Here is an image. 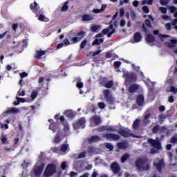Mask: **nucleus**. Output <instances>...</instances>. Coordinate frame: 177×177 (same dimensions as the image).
Segmentation results:
<instances>
[{"label":"nucleus","mask_w":177,"mask_h":177,"mask_svg":"<svg viewBox=\"0 0 177 177\" xmlns=\"http://www.w3.org/2000/svg\"><path fill=\"white\" fill-rule=\"evenodd\" d=\"M129 157V153H125L121 157V162L124 163L127 160V159Z\"/></svg>","instance_id":"nucleus-36"},{"label":"nucleus","mask_w":177,"mask_h":177,"mask_svg":"<svg viewBox=\"0 0 177 177\" xmlns=\"http://www.w3.org/2000/svg\"><path fill=\"white\" fill-rule=\"evenodd\" d=\"M85 157H86V151H84V152H81L77 158H85Z\"/></svg>","instance_id":"nucleus-46"},{"label":"nucleus","mask_w":177,"mask_h":177,"mask_svg":"<svg viewBox=\"0 0 177 177\" xmlns=\"http://www.w3.org/2000/svg\"><path fill=\"white\" fill-rule=\"evenodd\" d=\"M118 148L120 150H122L123 149H127V143L125 142H118Z\"/></svg>","instance_id":"nucleus-32"},{"label":"nucleus","mask_w":177,"mask_h":177,"mask_svg":"<svg viewBox=\"0 0 177 177\" xmlns=\"http://www.w3.org/2000/svg\"><path fill=\"white\" fill-rule=\"evenodd\" d=\"M142 11L144 12V13H149L150 12V10L149 9V7H147V6H144L142 7Z\"/></svg>","instance_id":"nucleus-47"},{"label":"nucleus","mask_w":177,"mask_h":177,"mask_svg":"<svg viewBox=\"0 0 177 177\" xmlns=\"http://www.w3.org/2000/svg\"><path fill=\"white\" fill-rule=\"evenodd\" d=\"M169 92H173V93H177V88L174 86H171L170 87Z\"/></svg>","instance_id":"nucleus-48"},{"label":"nucleus","mask_w":177,"mask_h":177,"mask_svg":"<svg viewBox=\"0 0 177 177\" xmlns=\"http://www.w3.org/2000/svg\"><path fill=\"white\" fill-rule=\"evenodd\" d=\"M145 26L148 27L149 28H151V22L150 21V19H145Z\"/></svg>","instance_id":"nucleus-42"},{"label":"nucleus","mask_w":177,"mask_h":177,"mask_svg":"<svg viewBox=\"0 0 177 177\" xmlns=\"http://www.w3.org/2000/svg\"><path fill=\"white\" fill-rule=\"evenodd\" d=\"M105 147L106 149H109V150H110L111 151H113V150H114V146H113V145L107 142L105 144Z\"/></svg>","instance_id":"nucleus-37"},{"label":"nucleus","mask_w":177,"mask_h":177,"mask_svg":"<svg viewBox=\"0 0 177 177\" xmlns=\"http://www.w3.org/2000/svg\"><path fill=\"white\" fill-rule=\"evenodd\" d=\"M153 165L156 167L158 172H162V168L165 167V163H164V160L162 159H160L157 162H154Z\"/></svg>","instance_id":"nucleus-11"},{"label":"nucleus","mask_w":177,"mask_h":177,"mask_svg":"<svg viewBox=\"0 0 177 177\" xmlns=\"http://www.w3.org/2000/svg\"><path fill=\"white\" fill-rule=\"evenodd\" d=\"M111 169H112V172H113V174H117L118 172H120V169H121L120 165H118V163L117 162L112 163L111 165Z\"/></svg>","instance_id":"nucleus-13"},{"label":"nucleus","mask_w":177,"mask_h":177,"mask_svg":"<svg viewBox=\"0 0 177 177\" xmlns=\"http://www.w3.org/2000/svg\"><path fill=\"white\" fill-rule=\"evenodd\" d=\"M82 21H91L93 20V17L92 15L84 14L82 17Z\"/></svg>","instance_id":"nucleus-17"},{"label":"nucleus","mask_w":177,"mask_h":177,"mask_svg":"<svg viewBox=\"0 0 177 177\" xmlns=\"http://www.w3.org/2000/svg\"><path fill=\"white\" fill-rule=\"evenodd\" d=\"M102 137L105 138L108 140H120V136L118 134H113V133H104L102 134Z\"/></svg>","instance_id":"nucleus-10"},{"label":"nucleus","mask_w":177,"mask_h":177,"mask_svg":"<svg viewBox=\"0 0 177 177\" xmlns=\"http://www.w3.org/2000/svg\"><path fill=\"white\" fill-rule=\"evenodd\" d=\"M122 77L126 79L127 82H130L131 84L138 81V75L133 72L124 71Z\"/></svg>","instance_id":"nucleus-6"},{"label":"nucleus","mask_w":177,"mask_h":177,"mask_svg":"<svg viewBox=\"0 0 177 177\" xmlns=\"http://www.w3.org/2000/svg\"><path fill=\"white\" fill-rule=\"evenodd\" d=\"M146 3H147L148 5H153V0H149L148 1H142V5H146Z\"/></svg>","instance_id":"nucleus-55"},{"label":"nucleus","mask_w":177,"mask_h":177,"mask_svg":"<svg viewBox=\"0 0 177 177\" xmlns=\"http://www.w3.org/2000/svg\"><path fill=\"white\" fill-rule=\"evenodd\" d=\"M49 129H51V131H53V132H56V129H57V127H56V123L50 124Z\"/></svg>","instance_id":"nucleus-34"},{"label":"nucleus","mask_w":177,"mask_h":177,"mask_svg":"<svg viewBox=\"0 0 177 177\" xmlns=\"http://www.w3.org/2000/svg\"><path fill=\"white\" fill-rule=\"evenodd\" d=\"M150 115H151V114L150 113L145 115L144 118L145 124H150V120H149V119L150 118Z\"/></svg>","instance_id":"nucleus-38"},{"label":"nucleus","mask_w":177,"mask_h":177,"mask_svg":"<svg viewBox=\"0 0 177 177\" xmlns=\"http://www.w3.org/2000/svg\"><path fill=\"white\" fill-rule=\"evenodd\" d=\"M19 111H20L17 108H10L6 111V113H19Z\"/></svg>","instance_id":"nucleus-31"},{"label":"nucleus","mask_w":177,"mask_h":177,"mask_svg":"<svg viewBox=\"0 0 177 177\" xmlns=\"http://www.w3.org/2000/svg\"><path fill=\"white\" fill-rule=\"evenodd\" d=\"M98 107L103 110V109H106V104H104V102H99Z\"/></svg>","instance_id":"nucleus-50"},{"label":"nucleus","mask_w":177,"mask_h":177,"mask_svg":"<svg viewBox=\"0 0 177 177\" xmlns=\"http://www.w3.org/2000/svg\"><path fill=\"white\" fill-rule=\"evenodd\" d=\"M114 32H115V29L113 28L111 32H108L107 37L110 38V37H111Z\"/></svg>","instance_id":"nucleus-61"},{"label":"nucleus","mask_w":177,"mask_h":177,"mask_svg":"<svg viewBox=\"0 0 177 177\" xmlns=\"http://www.w3.org/2000/svg\"><path fill=\"white\" fill-rule=\"evenodd\" d=\"M145 103V97L142 95H138L136 98V104L138 106H143Z\"/></svg>","instance_id":"nucleus-15"},{"label":"nucleus","mask_w":177,"mask_h":177,"mask_svg":"<svg viewBox=\"0 0 177 177\" xmlns=\"http://www.w3.org/2000/svg\"><path fill=\"white\" fill-rule=\"evenodd\" d=\"M121 62L120 61H116L114 62L113 66L115 67V68H120V67L121 66Z\"/></svg>","instance_id":"nucleus-44"},{"label":"nucleus","mask_w":177,"mask_h":177,"mask_svg":"<svg viewBox=\"0 0 177 177\" xmlns=\"http://www.w3.org/2000/svg\"><path fill=\"white\" fill-rule=\"evenodd\" d=\"M171 143H173L174 145H175V143H177V136H173L171 138Z\"/></svg>","instance_id":"nucleus-52"},{"label":"nucleus","mask_w":177,"mask_h":177,"mask_svg":"<svg viewBox=\"0 0 177 177\" xmlns=\"http://www.w3.org/2000/svg\"><path fill=\"white\" fill-rule=\"evenodd\" d=\"M91 30L93 32H96V31L99 30V26L94 25L91 27Z\"/></svg>","instance_id":"nucleus-45"},{"label":"nucleus","mask_w":177,"mask_h":177,"mask_svg":"<svg viewBox=\"0 0 177 177\" xmlns=\"http://www.w3.org/2000/svg\"><path fill=\"white\" fill-rule=\"evenodd\" d=\"M132 5L134 6V8H138V6H139V2L138 0H135L133 1Z\"/></svg>","instance_id":"nucleus-59"},{"label":"nucleus","mask_w":177,"mask_h":177,"mask_svg":"<svg viewBox=\"0 0 177 177\" xmlns=\"http://www.w3.org/2000/svg\"><path fill=\"white\" fill-rule=\"evenodd\" d=\"M86 32L84 30H80V32H73L71 33L68 35V39L66 38L64 40V45L65 46H68V45H74V44H77V42H80V41L86 37ZM71 41V43H70Z\"/></svg>","instance_id":"nucleus-1"},{"label":"nucleus","mask_w":177,"mask_h":177,"mask_svg":"<svg viewBox=\"0 0 177 177\" xmlns=\"http://www.w3.org/2000/svg\"><path fill=\"white\" fill-rule=\"evenodd\" d=\"M62 135V133L60 131H58L54 138V143H60L62 142V140L60 139V136Z\"/></svg>","instance_id":"nucleus-24"},{"label":"nucleus","mask_w":177,"mask_h":177,"mask_svg":"<svg viewBox=\"0 0 177 177\" xmlns=\"http://www.w3.org/2000/svg\"><path fill=\"white\" fill-rule=\"evenodd\" d=\"M77 124H78L80 127H83V125L85 124V119L81 118L80 120H77Z\"/></svg>","instance_id":"nucleus-43"},{"label":"nucleus","mask_w":177,"mask_h":177,"mask_svg":"<svg viewBox=\"0 0 177 177\" xmlns=\"http://www.w3.org/2000/svg\"><path fill=\"white\" fill-rule=\"evenodd\" d=\"M56 172V165L50 163L47 165L43 175L44 177H50Z\"/></svg>","instance_id":"nucleus-7"},{"label":"nucleus","mask_w":177,"mask_h":177,"mask_svg":"<svg viewBox=\"0 0 177 177\" xmlns=\"http://www.w3.org/2000/svg\"><path fill=\"white\" fill-rule=\"evenodd\" d=\"M76 86L77 88H78L79 89H82V88H84V83L79 82L76 84Z\"/></svg>","instance_id":"nucleus-49"},{"label":"nucleus","mask_w":177,"mask_h":177,"mask_svg":"<svg viewBox=\"0 0 177 177\" xmlns=\"http://www.w3.org/2000/svg\"><path fill=\"white\" fill-rule=\"evenodd\" d=\"M64 115L67 117L68 118H75V113L71 110H67L64 112Z\"/></svg>","instance_id":"nucleus-18"},{"label":"nucleus","mask_w":177,"mask_h":177,"mask_svg":"<svg viewBox=\"0 0 177 177\" xmlns=\"http://www.w3.org/2000/svg\"><path fill=\"white\" fill-rule=\"evenodd\" d=\"M28 75V73L26 72H23L22 73L20 74L21 78H26Z\"/></svg>","instance_id":"nucleus-64"},{"label":"nucleus","mask_w":177,"mask_h":177,"mask_svg":"<svg viewBox=\"0 0 177 177\" xmlns=\"http://www.w3.org/2000/svg\"><path fill=\"white\" fill-rule=\"evenodd\" d=\"M17 27H19V25L17 24H13L12 25V28L15 32H16V30H17Z\"/></svg>","instance_id":"nucleus-53"},{"label":"nucleus","mask_w":177,"mask_h":177,"mask_svg":"<svg viewBox=\"0 0 177 177\" xmlns=\"http://www.w3.org/2000/svg\"><path fill=\"white\" fill-rule=\"evenodd\" d=\"M177 44V40L176 39H171L170 42L167 43V46L168 48H174L175 45Z\"/></svg>","instance_id":"nucleus-28"},{"label":"nucleus","mask_w":177,"mask_h":177,"mask_svg":"<svg viewBox=\"0 0 177 177\" xmlns=\"http://www.w3.org/2000/svg\"><path fill=\"white\" fill-rule=\"evenodd\" d=\"M61 168H62V169H63V170L66 169V168H67V162H63L61 164Z\"/></svg>","instance_id":"nucleus-54"},{"label":"nucleus","mask_w":177,"mask_h":177,"mask_svg":"<svg viewBox=\"0 0 177 177\" xmlns=\"http://www.w3.org/2000/svg\"><path fill=\"white\" fill-rule=\"evenodd\" d=\"M160 3L162 6H167L169 3V0H160Z\"/></svg>","instance_id":"nucleus-39"},{"label":"nucleus","mask_w":177,"mask_h":177,"mask_svg":"<svg viewBox=\"0 0 177 177\" xmlns=\"http://www.w3.org/2000/svg\"><path fill=\"white\" fill-rule=\"evenodd\" d=\"M109 31H110V29L109 28H106L105 29L102 30V34L106 35V34H109Z\"/></svg>","instance_id":"nucleus-62"},{"label":"nucleus","mask_w":177,"mask_h":177,"mask_svg":"<svg viewBox=\"0 0 177 177\" xmlns=\"http://www.w3.org/2000/svg\"><path fill=\"white\" fill-rule=\"evenodd\" d=\"M46 52H48V50H39L37 51L34 55L35 59L39 60V59H41V57H42V56H44V55H46Z\"/></svg>","instance_id":"nucleus-12"},{"label":"nucleus","mask_w":177,"mask_h":177,"mask_svg":"<svg viewBox=\"0 0 177 177\" xmlns=\"http://www.w3.org/2000/svg\"><path fill=\"white\" fill-rule=\"evenodd\" d=\"M1 141L3 145H9V141H8V136H6V135H1Z\"/></svg>","instance_id":"nucleus-26"},{"label":"nucleus","mask_w":177,"mask_h":177,"mask_svg":"<svg viewBox=\"0 0 177 177\" xmlns=\"http://www.w3.org/2000/svg\"><path fill=\"white\" fill-rule=\"evenodd\" d=\"M147 143L150 145L151 147H153L150 149V154H157L160 153V150H162L161 142H160V140H158V138H157L156 140L153 138H149L147 140Z\"/></svg>","instance_id":"nucleus-4"},{"label":"nucleus","mask_w":177,"mask_h":177,"mask_svg":"<svg viewBox=\"0 0 177 177\" xmlns=\"http://www.w3.org/2000/svg\"><path fill=\"white\" fill-rule=\"evenodd\" d=\"M167 129H168L167 126H162V127L159 126V132L160 133H162V132H165V131H167Z\"/></svg>","instance_id":"nucleus-41"},{"label":"nucleus","mask_w":177,"mask_h":177,"mask_svg":"<svg viewBox=\"0 0 177 177\" xmlns=\"http://www.w3.org/2000/svg\"><path fill=\"white\" fill-rule=\"evenodd\" d=\"M124 15H125V12L124 11V8H120V17H124Z\"/></svg>","instance_id":"nucleus-60"},{"label":"nucleus","mask_w":177,"mask_h":177,"mask_svg":"<svg viewBox=\"0 0 177 177\" xmlns=\"http://www.w3.org/2000/svg\"><path fill=\"white\" fill-rule=\"evenodd\" d=\"M92 121L94 122L95 126L100 125V124H102V119L97 116H93L92 118Z\"/></svg>","instance_id":"nucleus-21"},{"label":"nucleus","mask_w":177,"mask_h":177,"mask_svg":"<svg viewBox=\"0 0 177 177\" xmlns=\"http://www.w3.org/2000/svg\"><path fill=\"white\" fill-rule=\"evenodd\" d=\"M176 12V7L171 6L170 7V13H175Z\"/></svg>","instance_id":"nucleus-63"},{"label":"nucleus","mask_w":177,"mask_h":177,"mask_svg":"<svg viewBox=\"0 0 177 177\" xmlns=\"http://www.w3.org/2000/svg\"><path fill=\"white\" fill-rule=\"evenodd\" d=\"M136 167L138 171H145L150 170V162L147 158H138L135 162Z\"/></svg>","instance_id":"nucleus-3"},{"label":"nucleus","mask_w":177,"mask_h":177,"mask_svg":"<svg viewBox=\"0 0 177 177\" xmlns=\"http://www.w3.org/2000/svg\"><path fill=\"white\" fill-rule=\"evenodd\" d=\"M104 42V39L100 38L99 39H95L93 42L92 43L93 46H95V45H100V44H103Z\"/></svg>","instance_id":"nucleus-23"},{"label":"nucleus","mask_w":177,"mask_h":177,"mask_svg":"<svg viewBox=\"0 0 177 177\" xmlns=\"http://www.w3.org/2000/svg\"><path fill=\"white\" fill-rule=\"evenodd\" d=\"M104 99L109 104H114V97L111 95V91L109 89H105L103 91Z\"/></svg>","instance_id":"nucleus-9"},{"label":"nucleus","mask_w":177,"mask_h":177,"mask_svg":"<svg viewBox=\"0 0 177 177\" xmlns=\"http://www.w3.org/2000/svg\"><path fill=\"white\" fill-rule=\"evenodd\" d=\"M18 95H19V96H25L26 95V91L23 90L21 91L19 90L18 91Z\"/></svg>","instance_id":"nucleus-56"},{"label":"nucleus","mask_w":177,"mask_h":177,"mask_svg":"<svg viewBox=\"0 0 177 177\" xmlns=\"http://www.w3.org/2000/svg\"><path fill=\"white\" fill-rule=\"evenodd\" d=\"M153 133H158L160 132V125H156L152 129Z\"/></svg>","instance_id":"nucleus-35"},{"label":"nucleus","mask_w":177,"mask_h":177,"mask_svg":"<svg viewBox=\"0 0 177 177\" xmlns=\"http://www.w3.org/2000/svg\"><path fill=\"white\" fill-rule=\"evenodd\" d=\"M68 149V144H63L62 146H61V148H60V151H67V150Z\"/></svg>","instance_id":"nucleus-33"},{"label":"nucleus","mask_w":177,"mask_h":177,"mask_svg":"<svg viewBox=\"0 0 177 177\" xmlns=\"http://www.w3.org/2000/svg\"><path fill=\"white\" fill-rule=\"evenodd\" d=\"M139 127H140V119H136L133 123L132 128L134 131H138Z\"/></svg>","instance_id":"nucleus-19"},{"label":"nucleus","mask_w":177,"mask_h":177,"mask_svg":"<svg viewBox=\"0 0 177 177\" xmlns=\"http://www.w3.org/2000/svg\"><path fill=\"white\" fill-rule=\"evenodd\" d=\"M101 139L100 137L98 136H93L90 138H88V143L92 144V143H97V142H100Z\"/></svg>","instance_id":"nucleus-14"},{"label":"nucleus","mask_w":177,"mask_h":177,"mask_svg":"<svg viewBox=\"0 0 177 177\" xmlns=\"http://www.w3.org/2000/svg\"><path fill=\"white\" fill-rule=\"evenodd\" d=\"M139 89V86L137 84H133L130 85L129 87V93H134V92H136Z\"/></svg>","instance_id":"nucleus-16"},{"label":"nucleus","mask_w":177,"mask_h":177,"mask_svg":"<svg viewBox=\"0 0 177 177\" xmlns=\"http://www.w3.org/2000/svg\"><path fill=\"white\" fill-rule=\"evenodd\" d=\"M37 96H38V91L37 90L32 91L30 95V97L32 100H35V99H37Z\"/></svg>","instance_id":"nucleus-30"},{"label":"nucleus","mask_w":177,"mask_h":177,"mask_svg":"<svg viewBox=\"0 0 177 177\" xmlns=\"http://www.w3.org/2000/svg\"><path fill=\"white\" fill-rule=\"evenodd\" d=\"M68 10V1H65L61 8V12H67Z\"/></svg>","instance_id":"nucleus-25"},{"label":"nucleus","mask_w":177,"mask_h":177,"mask_svg":"<svg viewBox=\"0 0 177 177\" xmlns=\"http://www.w3.org/2000/svg\"><path fill=\"white\" fill-rule=\"evenodd\" d=\"M104 86L105 88H107L108 89H110L111 88H113V86H114V82L113 80L108 81L106 82Z\"/></svg>","instance_id":"nucleus-27"},{"label":"nucleus","mask_w":177,"mask_h":177,"mask_svg":"<svg viewBox=\"0 0 177 177\" xmlns=\"http://www.w3.org/2000/svg\"><path fill=\"white\" fill-rule=\"evenodd\" d=\"M30 9L36 15V17H38L39 21H44L45 23L49 22V18L44 15V12L39 10V5H38L36 1L30 4Z\"/></svg>","instance_id":"nucleus-2"},{"label":"nucleus","mask_w":177,"mask_h":177,"mask_svg":"<svg viewBox=\"0 0 177 177\" xmlns=\"http://www.w3.org/2000/svg\"><path fill=\"white\" fill-rule=\"evenodd\" d=\"M109 81V79L106 77H102L100 79V84L104 86V84Z\"/></svg>","instance_id":"nucleus-29"},{"label":"nucleus","mask_w":177,"mask_h":177,"mask_svg":"<svg viewBox=\"0 0 177 177\" xmlns=\"http://www.w3.org/2000/svg\"><path fill=\"white\" fill-rule=\"evenodd\" d=\"M147 42H149V44H151V42H154L156 41V37H154L153 35L149 33L147 35Z\"/></svg>","instance_id":"nucleus-22"},{"label":"nucleus","mask_w":177,"mask_h":177,"mask_svg":"<svg viewBox=\"0 0 177 177\" xmlns=\"http://www.w3.org/2000/svg\"><path fill=\"white\" fill-rule=\"evenodd\" d=\"M86 44H88L86 39L83 40L80 44V49H84L86 46Z\"/></svg>","instance_id":"nucleus-40"},{"label":"nucleus","mask_w":177,"mask_h":177,"mask_svg":"<svg viewBox=\"0 0 177 177\" xmlns=\"http://www.w3.org/2000/svg\"><path fill=\"white\" fill-rule=\"evenodd\" d=\"M44 168H45V163L44 162L38 161L37 165L33 167L32 172L35 176H41Z\"/></svg>","instance_id":"nucleus-5"},{"label":"nucleus","mask_w":177,"mask_h":177,"mask_svg":"<svg viewBox=\"0 0 177 177\" xmlns=\"http://www.w3.org/2000/svg\"><path fill=\"white\" fill-rule=\"evenodd\" d=\"M133 38L135 42H140V41H142V34H140V32H136L134 33Z\"/></svg>","instance_id":"nucleus-20"},{"label":"nucleus","mask_w":177,"mask_h":177,"mask_svg":"<svg viewBox=\"0 0 177 177\" xmlns=\"http://www.w3.org/2000/svg\"><path fill=\"white\" fill-rule=\"evenodd\" d=\"M165 28L167 30V31H171L172 29L171 23H167L165 24Z\"/></svg>","instance_id":"nucleus-51"},{"label":"nucleus","mask_w":177,"mask_h":177,"mask_svg":"<svg viewBox=\"0 0 177 177\" xmlns=\"http://www.w3.org/2000/svg\"><path fill=\"white\" fill-rule=\"evenodd\" d=\"M160 10L161 11L163 15H165L167 13V8L165 7H160Z\"/></svg>","instance_id":"nucleus-58"},{"label":"nucleus","mask_w":177,"mask_h":177,"mask_svg":"<svg viewBox=\"0 0 177 177\" xmlns=\"http://www.w3.org/2000/svg\"><path fill=\"white\" fill-rule=\"evenodd\" d=\"M118 133L120 135V136H122V138H136V136L135 134L132 133L130 129L128 128L126 129H120L118 131Z\"/></svg>","instance_id":"nucleus-8"},{"label":"nucleus","mask_w":177,"mask_h":177,"mask_svg":"<svg viewBox=\"0 0 177 177\" xmlns=\"http://www.w3.org/2000/svg\"><path fill=\"white\" fill-rule=\"evenodd\" d=\"M69 176H70V177L78 176V173H77V172H75V171H71Z\"/></svg>","instance_id":"nucleus-57"}]
</instances>
